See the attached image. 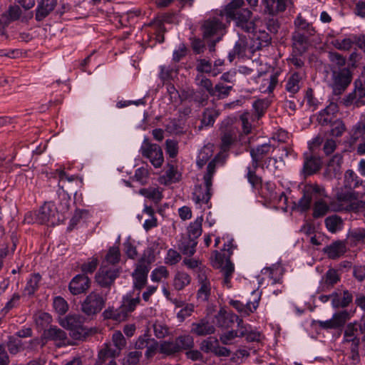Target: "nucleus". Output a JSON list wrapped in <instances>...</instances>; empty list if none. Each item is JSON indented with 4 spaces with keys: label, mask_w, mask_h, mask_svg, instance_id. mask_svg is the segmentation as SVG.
Masks as SVG:
<instances>
[{
    "label": "nucleus",
    "mask_w": 365,
    "mask_h": 365,
    "mask_svg": "<svg viewBox=\"0 0 365 365\" xmlns=\"http://www.w3.org/2000/svg\"><path fill=\"white\" fill-rule=\"evenodd\" d=\"M350 314L346 310L334 314L331 319L327 321L314 320L313 324H318L323 329H339L349 319Z\"/></svg>",
    "instance_id": "nucleus-12"
},
{
    "label": "nucleus",
    "mask_w": 365,
    "mask_h": 365,
    "mask_svg": "<svg viewBox=\"0 0 365 365\" xmlns=\"http://www.w3.org/2000/svg\"><path fill=\"white\" fill-rule=\"evenodd\" d=\"M63 327L71 331V336L76 340L85 339L88 335V329L83 325V318L80 315H68L61 320Z\"/></svg>",
    "instance_id": "nucleus-2"
},
{
    "label": "nucleus",
    "mask_w": 365,
    "mask_h": 365,
    "mask_svg": "<svg viewBox=\"0 0 365 365\" xmlns=\"http://www.w3.org/2000/svg\"><path fill=\"white\" fill-rule=\"evenodd\" d=\"M160 351L161 353L165 354L167 355H170L179 352L175 341H163L160 344Z\"/></svg>",
    "instance_id": "nucleus-61"
},
{
    "label": "nucleus",
    "mask_w": 365,
    "mask_h": 365,
    "mask_svg": "<svg viewBox=\"0 0 365 365\" xmlns=\"http://www.w3.org/2000/svg\"><path fill=\"white\" fill-rule=\"evenodd\" d=\"M329 211V206L322 200L315 202L313 207L312 216L314 218H319L327 215Z\"/></svg>",
    "instance_id": "nucleus-46"
},
{
    "label": "nucleus",
    "mask_w": 365,
    "mask_h": 365,
    "mask_svg": "<svg viewBox=\"0 0 365 365\" xmlns=\"http://www.w3.org/2000/svg\"><path fill=\"white\" fill-rule=\"evenodd\" d=\"M218 115L216 110L206 108L202 113L201 123L205 126L212 125L215 123V118Z\"/></svg>",
    "instance_id": "nucleus-54"
},
{
    "label": "nucleus",
    "mask_w": 365,
    "mask_h": 365,
    "mask_svg": "<svg viewBox=\"0 0 365 365\" xmlns=\"http://www.w3.org/2000/svg\"><path fill=\"white\" fill-rule=\"evenodd\" d=\"M148 272V269L145 266L139 265L132 274L134 279V288L138 290V292L146 284Z\"/></svg>",
    "instance_id": "nucleus-28"
},
{
    "label": "nucleus",
    "mask_w": 365,
    "mask_h": 365,
    "mask_svg": "<svg viewBox=\"0 0 365 365\" xmlns=\"http://www.w3.org/2000/svg\"><path fill=\"white\" fill-rule=\"evenodd\" d=\"M216 168V160L214 159L211 160L207 167V173L204 175L205 184H206L208 187H212V177L215 172Z\"/></svg>",
    "instance_id": "nucleus-59"
},
{
    "label": "nucleus",
    "mask_w": 365,
    "mask_h": 365,
    "mask_svg": "<svg viewBox=\"0 0 365 365\" xmlns=\"http://www.w3.org/2000/svg\"><path fill=\"white\" fill-rule=\"evenodd\" d=\"M9 241L11 242V251H14L18 238L16 234L13 232L10 236L1 234L0 236V269L3 266V259L9 254Z\"/></svg>",
    "instance_id": "nucleus-20"
},
{
    "label": "nucleus",
    "mask_w": 365,
    "mask_h": 365,
    "mask_svg": "<svg viewBox=\"0 0 365 365\" xmlns=\"http://www.w3.org/2000/svg\"><path fill=\"white\" fill-rule=\"evenodd\" d=\"M237 140V130L229 128L225 130L221 136V148L224 151L230 149V146Z\"/></svg>",
    "instance_id": "nucleus-33"
},
{
    "label": "nucleus",
    "mask_w": 365,
    "mask_h": 365,
    "mask_svg": "<svg viewBox=\"0 0 365 365\" xmlns=\"http://www.w3.org/2000/svg\"><path fill=\"white\" fill-rule=\"evenodd\" d=\"M103 316L105 319H111L118 322L124 321L121 313L119 312V308L108 307L103 312Z\"/></svg>",
    "instance_id": "nucleus-62"
},
{
    "label": "nucleus",
    "mask_w": 365,
    "mask_h": 365,
    "mask_svg": "<svg viewBox=\"0 0 365 365\" xmlns=\"http://www.w3.org/2000/svg\"><path fill=\"white\" fill-rule=\"evenodd\" d=\"M38 224L43 225L47 222L55 224L57 209L55 205L51 202H45L37 211Z\"/></svg>",
    "instance_id": "nucleus-15"
},
{
    "label": "nucleus",
    "mask_w": 365,
    "mask_h": 365,
    "mask_svg": "<svg viewBox=\"0 0 365 365\" xmlns=\"http://www.w3.org/2000/svg\"><path fill=\"white\" fill-rule=\"evenodd\" d=\"M178 351L190 349L194 346L193 338L190 335L180 336L175 339Z\"/></svg>",
    "instance_id": "nucleus-47"
},
{
    "label": "nucleus",
    "mask_w": 365,
    "mask_h": 365,
    "mask_svg": "<svg viewBox=\"0 0 365 365\" xmlns=\"http://www.w3.org/2000/svg\"><path fill=\"white\" fill-rule=\"evenodd\" d=\"M339 110L336 103L331 102L324 109H323L317 116L318 123L322 125H328L336 119V114Z\"/></svg>",
    "instance_id": "nucleus-19"
},
{
    "label": "nucleus",
    "mask_w": 365,
    "mask_h": 365,
    "mask_svg": "<svg viewBox=\"0 0 365 365\" xmlns=\"http://www.w3.org/2000/svg\"><path fill=\"white\" fill-rule=\"evenodd\" d=\"M91 287V279L87 275L80 274L75 276L69 283L68 289L73 295L86 292Z\"/></svg>",
    "instance_id": "nucleus-14"
},
{
    "label": "nucleus",
    "mask_w": 365,
    "mask_h": 365,
    "mask_svg": "<svg viewBox=\"0 0 365 365\" xmlns=\"http://www.w3.org/2000/svg\"><path fill=\"white\" fill-rule=\"evenodd\" d=\"M232 90V86H225L223 83H217L214 86L212 96L217 97V99H223L227 97Z\"/></svg>",
    "instance_id": "nucleus-52"
},
{
    "label": "nucleus",
    "mask_w": 365,
    "mask_h": 365,
    "mask_svg": "<svg viewBox=\"0 0 365 365\" xmlns=\"http://www.w3.org/2000/svg\"><path fill=\"white\" fill-rule=\"evenodd\" d=\"M324 192V189L317 184L306 185L303 189V196L297 204L299 209L302 212L308 210L310 208L313 197L315 195L323 196Z\"/></svg>",
    "instance_id": "nucleus-10"
},
{
    "label": "nucleus",
    "mask_w": 365,
    "mask_h": 365,
    "mask_svg": "<svg viewBox=\"0 0 365 365\" xmlns=\"http://www.w3.org/2000/svg\"><path fill=\"white\" fill-rule=\"evenodd\" d=\"M140 151L142 155L148 158L155 168H160L163 165V150L158 145L150 143L148 138H145Z\"/></svg>",
    "instance_id": "nucleus-6"
},
{
    "label": "nucleus",
    "mask_w": 365,
    "mask_h": 365,
    "mask_svg": "<svg viewBox=\"0 0 365 365\" xmlns=\"http://www.w3.org/2000/svg\"><path fill=\"white\" fill-rule=\"evenodd\" d=\"M322 165V161L319 157L306 153L304 154L302 174L304 178L312 175L320 170Z\"/></svg>",
    "instance_id": "nucleus-13"
},
{
    "label": "nucleus",
    "mask_w": 365,
    "mask_h": 365,
    "mask_svg": "<svg viewBox=\"0 0 365 365\" xmlns=\"http://www.w3.org/2000/svg\"><path fill=\"white\" fill-rule=\"evenodd\" d=\"M53 307L56 311L60 314H63L68 311V304L66 301L61 297H56L53 300Z\"/></svg>",
    "instance_id": "nucleus-64"
},
{
    "label": "nucleus",
    "mask_w": 365,
    "mask_h": 365,
    "mask_svg": "<svg viewBox=\"0 0 365 365\" xmlns=\"http://www.w3.org/2000/svg\"><path fill=\"white\" fill-rule=\"evenodd\" d=\"M300 76L298 73H294L288 79L286 84V90L292 93H297L299 89Z\"/></svg>",
    "instance_id": "nucleus-49"
},
{
    "label": "nucleus",
    "mask_w": 365,
    "mask_h": 365,
    "mask_svg": "<svg viewBox=\"0 0 365 365\" xmlns=\"http://www.w3.org/2000/svg\"><path fill=\"white\" fill-rule=\"evenodd\" d=\"M191 282L190 276L183 272H178L174 277L173 286L176 290H182Z\"/></svg>",
    "instance_id": "nucleus-39"
},
{
    "label": "nucleus",
    "mask_w": 365,
    "mask_h": 365,
    "mask_svg": "<svg viewBox=\"0 0 365 365\" xmlns=\"http://www.w3.org/2000/svg\"><path fill=\"white\" fill-rule=\"evenodd\" d=\"M200 287L197 290V298L198 300L202 302H206L208 300L211 292L210 282H205L200 284Z\"/></svg>",
    "instance_id": "nucleus-57"
},
{
    "label": "nucleus",
    "mask_w": 365,
    "mask_h": 365,
    "mask_svg": "<svg viewBox=\"0 0 365 365\" xmlns=\"http://www.w3.org/2000/svg\"><path fill=\"white\" fill-rule=\"evenodd\" d=\"M323 250L329 258L334 259L343 255L346 252V249L344 242L337 240L324 247Z\"/></svg>",
    "instance_id": "nucleus-27"
},
{
    "label": "nucleus",
    "mask_w": 365,
    "mask_h": 365,
    "mask_svg": "<svg viewBox=\"0 0 365 365\" xmlns=\"http://www.w3.org/2000/svg\"><path fill=\"white\" fill-rule=\"evenodd\" d=\"M140 292L138 293L137 297L133 298L131 293H128L123 297L122 304L119 307V312L121 313L123 320H125L128 317L135 309L136 307L140 304Z\"/></svg>",
    "instance_id": "nucleus-17"
},
{
    "label": "nucleus",
    "mask_w": 365,
    "mask_h": 365,
    "mask_svg": "<svg viewBox=\"0 0 365 365\" xmlns=\"http://www.w3.org/2000/svg\"><path fill=\"white\" fill-rule=\"evenodd\" d=\"M244 4L243 0H232L225 6L224 11L220 12V18L223 19L225 16L227 21H230L231 18L237 15Z\"/></svg>",
    "instance_id": "nucleus-26"
},
{
    "label": "nucleus",
    "mask_w": 365,
    "mask_h": 365,
    "mask_svg": "<svg viewBox=\"0 0 365 365\" xmlns=\"http://www.w3.org/2000/svg\"><path fill=\"white\" fill-rule=\"evenodd\" d=\"M365 138V121L361 120L353 125L349 143L350 147L354 145L359 139Z\"/></svg>",
    "instance_id": "nucleus-30"
},
{
    "label": "nucleus",
    "mask_w": 365,
    "mask_h": 365,
    "mask_svg": "<svg viewBox=\"0 0 365 365\" xmlns=\"http://www.w3.org/2000/svg\"><path fill=\"white\" fill-rule=\"evenodd\" d=\"M67 339V334L63 329L56 326H50L48 329H45L43 331L41 346H44L48 341H53L57 346L61 347L66 344Z\"/></svg>",
    "instance_id": "nucleus-11"
},
{
    "label": "nucleus",
    "mask_w": 365,
    "mask_h": 365,
    "mask_svg": "<svg viewBox=\"0 0 365 365\" xmlns=\"http://www.w3.org/2000/svg\"><path fill=\"white\" fill-rule=\"evenodd\" d=\"M195 83L200 89L207 91L208 97L214 95L213 86L210 79L207 78L203 74H197L195 77Z\"/></svg>",
    "instance_id": "nucleus-38"
},
{
    "label": "nucleus",
    "mask_w": 365,
    "mask_h": 365,
    "mask_svg": "<svg viewBox=\"0 0 365 365\" xmlns=\"http://www.w3.org/2000/svg\"><path fill=\"white\" fill-rule=\"evenodd\" d=\"M309 35L301 32L300 31H295L292 34L293 46L299 54H302L308 49Z\"/></svg>",
    "instance_id": "nucleus-24"
},
{
    "label": "nucleus",
    "mask_w": 365,
    "mask_h": 365,
    "mask_svg": "<svg viewBox=\"0 0 365 365\" xmlns=\"http://www.w3.org/2000/svg\"><path fill=\"white\" fill-rule=\"evenodd\" d=\"M239 337H245L247 342H259L261 340V334L247 328H242V331H239Z\"/></svg>",
    "instance_id": "nucleus-51"
},
{
    "label": "nucleus",
    "mask_w": 365,
    "mask_h": 365,
    "mask_svg": "<svg viewBox=\"0 0 365 365\" xmlns=\"http://www.w3.org/2000/svg\"><path fill=\"white\" fill-rule=\"evenodd\" d=\"M215 327L206 318L192 324L191 332L197 336H205L214 334Z\"/></svg>",
    "instance_id": "nucleus-23"
},
{
    "label": "nucleus",
    "mask_w": 365,
    "mask_h": 365,
    "mask_svg": "<svg viewBox=\"0 0 365 365\" xmlns=\"http://www.w3.org/2000/svg\"><path fill=\"white\" fill-rule=\"evenodd\" d=\"M278 83V73L272 74L268 78H264L263 83L259 87L262 93H272Z\"/></svg>",
    "instance_id": "nucleus-43"
},
{
    "label": "nucleus",
    "mask_w": 365,
    "mask_h": 365,
    "mask_svg": "<svg viewBox=\"0 0 365 365\" xmlns=\"http://www.w3.org/2000/svg\"><path fill=\"white\" fill-rule=\"evenodd\" d=\"M332 307L335 309L346 308L353 301V295L349 290H344L343 295L336 292L332 293Z\"/></svg>",
    "instance_id": "nucleus-25"
},
{
    "label": "nucleus",
    "mask_w": 365,
    "mask_h": 365,
    "mask_svg": "<svg viewBox=\"0 0 365 365\" xmlns=\"http://www.w3.org/2000/svg\"><path fill=\"white\" fill-rule=\"evenodd\" d=\"M41 279V276L38 273H35L31 276L24 288V294L32 295L38 288V284Z\"/></svg>",
    "instance_id": "nucleus-44"
},
{
    "label": "nucleus",
    "mask_w": 365,
    "mask_h": 365,
    "mask_svg": "<svg viewBox=\"0 0 365 365\" xmlns=\"http://www.w3.org/2000/svg\"><path fill=\"white\" fill-rule=\"evenodd\" d=\"M247 178L253 188L259 189L262 187V179L256 174L255 168H252V169L250 167L247 168Z\"/></svg>",
    "instance_id": "nucleus-50"
},
{
    "label": "nucleus",
    "mask_w": 365,
    "mask_h": 365,
    "mask_svg": "<svg viewBox=\"0 0 365 365\" xmlns=\"http://www.w3.org/2000/svg\"><path fill=\"white\" fill-rule=\"evenodd\" d=\"M21 15V10L17 5L9 6L8 11L1 16H6L9 21V24L11 21L18 20Z\"/></svg>",
    "instance_id": "nucleus-58"
},
{
    "label": "nucleus",
    "mask_w": 365,
    "mask_h": 365,
    "mask_svg": "<svg viewBox=\"0 0 365 365\" xmlns=\"http://www.w3.org/2000/svg\"><path fill=\"white\" fill-rule=\"evenodd\" d=\"M352 75L350 70L347 68H332L331 69V83L330 87L332 89L333 96L337 97L333 98L334 101L340 99V96L346 91L351 83Z\"/></svg>",
    "instance_id": "nucleus-1"
},
{
    "label": "nucleus",
    "mask_w": 365,
    "mask_h": 365,
    "mask_svg": "<svg viewBox=\"0 0 365 365\" xmlns=\"http://www.w3.org/2000/svg\"><path fill=\"white\" fill-rule=\"evenodd\" d=\"M344 187L349 190H354L362 185L363 180L357 176L354 171L348 170L344 174Z\"/></svg>",
    "instance_id": "nucleus-35"
},
{
    "label": "nucleus",
    "mask_w": 365,
    "mask_h": 365,
    "mask_svg": "<svg viewBox=\"0 0 365 365\" xmlns=\"http://www.w3.org/2000/svg\"><path fill=\"white\" fill-rule=\"evenodd\" d=\"M203 221L202 216L197 217V219L191 222L187 227L188 237L195 239V240L202 235V223Z\"/></svg>",
    "instance_id": "nucleus-36"
},
{
    "label": "nucleus",
    "mask_w": 365,
    "mask_h": 365,
    "mask_svg": "<svg viewBox=\"0 0 365 365\" xmlns=\"http://www.w3.org/2000/svg\"><path fill=\"white\" fill-rule=\"evenodd\" d=\"M294 25L297 29V31H300L301 32L305 31L309 36H313L315 33L314 28L312 25L308 23L300 14L294 20Z\"/></svg>",
    "instance_id": "nucleus-42"
},
{
    "label": "nucleus",
    "mask_w": 365,
    "mask_h": 365,
    "mask_svg": "<svg viewBox=\"0 0 365 365\" xmlns=\"http://www.w3.org/2000/svg\"><path fill=\"white\" fill-rule=\"evenodd\" d=\"M106 298L96 291L91 292L81 303V311L87 316L99 313L106 305Z\"/></svg>",
    "instance_id": "nucleus-3"
},
{
    "label": "nucleus",
    "mask_w": 365,
    "mask_h": 365,
    "mask_svg": "<svg viewBox=\"0 0 365 365\" xmlns=\"http://www.w3.org/2000/svg\"><path fill=\"white\" fill-rule=\"evenodd\" d=\"M324 287L327 289L333 287L340 280V277L337 271L334 269H329L324 277Z\"/></svg>",
    "instance_id": "nucleus-45"
},
{
    "label": "nucleus",
    "mask_w": 365,
    "mask_h": 365,
    "mask_svg": "<svg viewBox=\"0 0 365 365\" xmlns=\"http://www.w3.org/2000/svg\"><path fill=\"white\" fill-rule=\"evenodd\" d=\"M148 178L149 172L148 169L141 167L135 170L133 179L139 182L141 185H145L148 183Z\"/></svg>",
    "instance_id": "nucleus-56"
},
{
    "label": "nucleus",
    "mask_w": 365,
    "mask_h": 365,
    "mask_svg": "<svg viewBox=\"0 0 365 365\" xmlns=\"http://www.w3.org/2000/svg\"><path fill=\"white\" fill-rule=\"evenodd\" d=\"M120 252L118 247H111L109 248L102 264L115 265L120 262Z\"/></svg>",
    "instance_id": "nucleus-37"
},
{
    "label": "nucleus",
    "mask_w": 365,
    "mask_h": 365,
    "mask_svg": "<svg viewBox=\"0 0 365 365\" xmlns=\"http://www.w3.org/2000/svg\"><path fill=\"white\" fill-rule=\"evenodd\" d=\"M324 223L326 227L330 232L335 233L336 231L341 229L343 221L339 216L334 215L327 217L324 220Z\"/></svg>",
    "instance_id": "nucleus-40"
},
{
    "label": "nucleus",
    "mask_w": 365,
    "mask_h": 365,
    "mask_svg": "<svg viewBox=\"0 0 365 365\" xmlns=\"http://www.w3.org/2000/svg\"><path fill=\"white\" fill-rule=\"evenodd\" d=\"M358 324L356 322H350L346 324L343 336V343L347 344L354 342L355 341L360 340V338L357 335L358 332Z\"/></svg>",
    "instance_id": "nucleus-32"
},
{
    "label": "nucleus",
    "mask_w": 365,
    "mask_h": 365,
    "mask_svg": "<svg viewBox=\"0 0 365 365\" xmlns=\"http://www.w3.org/2000/svg\"><path fill=\"white\" fill-rule=\"evenodd\" d=\"M252 12L248 9H242L235 17L231 18L230 20L236 21L237 26L241 27L245 31L250 32L253 29V23L251 22L250 18Z\"/></svg>",
    "instance_id": "nucleus-21"
},
{
    "label": "nucleus",
    "mask_w": 365,
    "mask_h": 365,
    "mask_svg": "<svg viewBox=\"0 0 365 365\" xmlns=\"http://www.w3.org/2000/svg\"><path fill=\"white\" fill-rule=\"evenodd\" d=\"M120 273V268L102 264L96 274V281L101 287L108 288L113 284Z\"/></svg>",
    "instance_id": "nucleus-7"
},
{
    "label": "nucleus",
    "mask_w": 365,
    "mask_h": 365,
    "mask_svg": "<svg viewBox=\"0 0 365 365\" xmlns=\"http://www.w3.org/2000/svg\"><path fill=\"white\" fill-rule=\"evenodd\" d=\"M290 0H262L264 14L271 16H277L286 10Z\"/></svg>",
    "instance_id": "nucleus-16"
},
{
    "label": "nucleus",
    "mask_w": 365,
    "mask_h": 365,
    "mask_svg": "<svg viewBox=\"0 0 365 365\" xmlns=\"http://www.w3.org/2000/svg\"><path fill=\"white\" fill-rule=\"evenodd\" d=\"M57 5V0H41L36 11V20L41 21L53 11Z\"/></svg>",
    "instance_id": "nucleus-22"
},
{
    "label": "nucleus",
    "mask_w": 365,
    "mask_h": 365,
    "mask_svg": "<svg viewBox=\"0 0 365 365\" xmlns=\"http://www.w3.org/2000/svg\"><path fill=\"white\" fill-rule=\"evenodd\" d=\"M222 19L220 17L210 18L204 21L202 26V30L204 38H210L224 35L225 32V24L222 22Z\"/></svg>",
    "instance_id": "nucleus-8"
},
{
    "label": "nucleus",
    "mask_w": 365,
    "mask_h": 365,
    "mask_svg": "<svg viewBox=\"0 0 365 365\" xmlns=\"http://www.w3.org/2000/svg\"><path fill=\"white\" fill-rule=\"evenodd\" d=\"M6 346L11 355H16L24 350V342L16 336L10 335L7 338Z\"/></svg>",
    "instance_id": "nucleus-34"
},
{
    "label": "nucleus",
    "mask_w": 365,
    "mask_h": 365,
    "mask_svg": "<svg viewBox=\"0 0 365 365\" xmlns=\"http://www.w3.org/2000/svg\"><path fill=\"white\" fill-rule=\"evenodd\" d=\"M212 187H208L205 184V187L202 185L195 186L193 192V200L196 203L207 204L211 197Z\"/></svg>",
    "instance_id": "nucleus-29"
},
{
    "label": "nucleus",
    "mask_w": 365,
    "mask_h": 365,
    "mask_svg": "<svg viewBox=\"0 0 365 365\" xmlns=\"http://www.w3.org/2000/svg\"><path fill=\"white\" fill-rule=\"evenodd\" d=\"M208 94L202 89H184L180 93V101H188L196 105L197 108L205 106L208 102Z\"/></svg>",
    "instance_id": "nucleus-9"
},
{
    "label": "nucleus",
    "mask_w": 365,
    "mask_h": 365,
    "mask_svg": "<svg viewBox=\"0 0 365 365\" xmlns=\"http://www.w3.org/2000/svg\"><path fill=\"white\" fill-rule=\"evenodd\" d=\"M52 321L51 316L46 312H41L36 316L35 322L38 327L46 329Z\"/></svg>",
    "instance_id": "nucleus-60"
},
{
    "label": "nucleus",
    "mask_w": 365,
    "mask_h": 365,
    "mask_svg": "<svg viewBox=\"0 0 365 365\" xmlns=\"http://www.w3.org/2000/svg\"><path fill=\"white\" fill-rule=\"evenodd\" d=\"M215 257L212 260V266L217 269H221L224 275V282L226 284L230 283V277L234 272V264L230 260V255L232 252H230L228 256L222 254L218 251H214Z\"/></svg>",
    "instance_id": "nucleus-5"
},
{
    "label": "nucleus",
    "mask_w": 365,
    "mask_h": 365,
    "mask_svg": "<svg viewBox=\"0 0 365 365\" xmlns=\"http://www.w3.org/2000/svg\"><path fill=\"white\" fill-rule=\"evenodd\" d=\"M275 145L271 144V142L257 145L255 148L250 149V156L252 158V165L255 170H257L258 168H264V165L267 163V161H271L272 158H267L264 161V159L272 151L275 149Z\"/></svg>",
    "instance_id": "nucleus-4"
},
{
    "label": "nucleus",
    "mask_w": 365,
    "mask_h": 365,
    "mask_svg": "<svg viewBox=\"0 0 365 365\" xmlns=\"http://www.w3.org/2000/svg\"><path fill=\"white\" fill-rule=\"evenodd\" d=\"M139 193L156 203L159 202L163 197L159 190L154 187L142 188L139 190Z\"/></svg>",
    "instance_id": "nucleus-48"
},
{
    "label": "nucleus",
    "mask_w": 365,
    "mask_h": 365,
    "mask_svg": "<svg viewBox=\"0 0 365 365\" xmlns=\"http://www.w3.org/2000/svg\"><path fill=\"white\" fill-rule=\"evenodd\" d=\"M217 343L218 340L217 339L209 337L201 342L200 350L205 353H214Z\"/></svg>",
    "instance_id": "nucleus-55"
},
{
    "label": "nucleus",
    "mask_w": 365,
    "mask_h": 365,
    "mask_svg": "<svg viewBox=\"0 0 365 365\" xmlns=\"http://www.w3.org/2000/svg\"><path fill=\"white\" fill-rule=\"evenodd\" d=\"M331 129L329 134L334 137H340L344 133L346 127L342 120L336 119L334 122L329 124Z\"/></svg>",
    "instance_id": "nucleus-53"
},
{
    "label": "nucleus",
    "mask_w": 365,
    "mask_h": 365,
    "mask_svg": "<svg viewBox=\"0 0 365 365\" xmlns=\"http://www.w3.org/2000/svg\"><path fill=\"white\" fill-rule=\"evenodd\" d=\"M230 304L236 309L239 312L243 313L245 315H250L256 310L259 305V299L255 300L254 302H247L246 304H242L238 300H231Z\"/></svg>",
    "instance_id": "nucleus-31"
},
{
    "label": "nucleus",
    "mask_w": 365,
    "mask_h": 365,
    "mask_svg": "<svg viewBox=\"0 0 365 365\" xmlns=\"http://www.w3.org/2000/svg\"><path fill=\"white\" fill-rule=\"evenodd\" d=\"M237 319V315L232 312H227L221 309L215 316L213 323L220 328H232L235 321Z\"/></svg>",
    "instance_id": "nucleus-18"
},
{
    "label": "nucleus",
    "mask_w": 365,
    "mask_h": 365,
    "mask_svg": "<svg viewBox=\"0 0 365 365\" xmlns=\"http://www.w3.org/2000/svg\"><path fill=\"white\" fill-rule=\"evenodd\" d=\"M336 199L339 202H351L357 199V195L352 190L346 192L342 191L337 193Z\"/></svg>",
    "instance_id": "nucleus-63"
},
{
    "label": "nucleus",
    "mask_w": 365,
    "mask_h": 365,
    "mask_svg": "<svg viewBox=\"0 0 365 365\" xmlns=\"http://www.w3.org/2000/svg\"><path fill=\"white\" fill-rule=\"evenodd\" d=\"M197 245V242L195 239L187 237L182 240L179 248L183 255L190 257L195 254Z\"/></svg>",
    "instance_id": "nucleus-41"
}]
</instances>
